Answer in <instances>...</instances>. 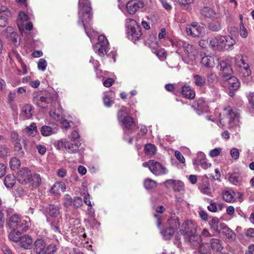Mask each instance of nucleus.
I'll list each match as a JSON object with an SVG mask.
<instances>
[{"label":"nucleus","mask_w":254,"mask_h":254,"mask_svg":"<svg viewBox=\"0 0 254 254\" xmlns=\"http://www.w3.org/2000/svg\"><path fill=\"white\" fill-rule=\"evenodd\" d=\"M79 25H81L87 33V30L90 26V22L92 18V8L89 0H79Z\"/></svg>","instance_id":"nucleus-1"},{"label":"nucleus","mask_w":254,"mask_h":254,"mask_svg":"<svg viewBox=\"0 0 254 254\" xmlns=\"http://www.w3.org/2000/svg\"><path fill=\"white\" fill-rule=\"evenodd\" d=\"M235 43V40L232 37L218 35L210 38L209 47L213 51H223L230 49Z\"/></svg>","instance_id":"nucleus-2"},{"label":"nucleus","mask_w":254,"mask_h":254,"mask_svg":"<svg viewBox=\"0 0 254 254\" xmlns=\"http://www.w3.org/2000/svg\"><path fill=\"white\" fill-rule=\"evenodd\" d=\"M223 118L221 117V114H220V118L219 119L220 123L222 126H224L226 122L228 123L230 127H232L234 125H236V128L240 130V126L238 125L240 114L236 109H232L228 107L225 108L223 113Z\"/></svg>","instance_id":"nucleus-3"},{"label":"nucleus","mask_w":254,"mask_h":254,"mask_svg":"<svg viewBox=\"0 0 254 254\" xmlns=\"http://www.w3.org/2000/svg\"><path fill=\"white\" fill-rule=\"evenodd\" d=\"M127 37L129 39L135 42L142 35L141 27L135 20L132 19H126V23Z\"/></svg>","instance_id":"nucleus-4"},{"label":"nucleus","mask_w":254,"mask_h":254,"mask_svg":"<svg viewBox=\"0 0 254 254\" xmlns=\"http://www.w3.org/2000/svg\"><path fill=\"white\" fill-rule=\"evenodd\" d=\"M8 226L12 230H19L22 232H26L29 228L28 221L16 214L12 215L9 217Z\"/></svg>","instance_id":"nucleus-5"},{"label":"nucleus","mask_w":254,"mask_h":254,"mask_svg":"<svg viewBox=\"0 0 254 254\" xmlns=\"http://www.w3.org/2000/svg\"><path fill=\"white\" fill-rule=\"evenodd\" d=\"M177 46L182 48L184 51V56L191 62L195 60L198 55V51L193 45L182 40L177 42Z\"/></svg>","instance_id":"nucleus-6"},{"label":"nucleus","mask_w":254,"mask_h":254,"mask_svg":"<svg viewBox=\"0 0 254 254\" xmlns=\"http://www.w3.org/2000/svg\"><path fill=\"white\" fill-rule=\"evenodd\" d=\"M109 42L106 37L101 35L98 37V42L93 46L94 52L102 57L107 54L109 48Z\"/></svg>","instance_id":"nucleus-7"},{"label":"nucleus","mask_w":254,"mask_h":254,"mask_svg":"<svg viewBox=\"0 0 254 254\" xmlns=\"http://www.w3.org/2000/svg\"><path fill=\"white\" fill-rule=\"evenodd\" d=\"M186 31L189 35L194 37H199L204 34L205 28L203 24L194 22L186 26Z\"/></svg>","instance_id":"nucleus-8"},{"label":"nucleus","mask_w":254,"mask_h":254,"mask_svg":"<svg viewBox=\"0 0 254 254\" xmlns=\"http://www.w3.org/2000/svg\"><path fill=\"white\" fill-rule=\"evenodd\" d=\"M127 115L126 110L122 108L118 111V118L119 121L123 123L126 128L131 129L135 127L136 124L132 117Z\"/></svg>","instance_id":"nucleus-9"},{"label":"nucleus","mask_w":254,"mask_h":254,"mask_svg":"<svg viewBox=\"0 0 254 254\" xmlns=\"http://www.w3.org/2000/svg\"><path fill=\"white\" fill-rule=\"evenodd\" d=\"M197 228V224L194 222L187 220L181 225L180 232L185 238L192 234L196 233Z\"/></svg>","instance_id":"nucleus-10"},{"label":"nucleus","mask_w":254,"mask_h":254,"mask_svg":"<svg viewBox=\"0 0 254 254\" xmlns=\"http://www.w3.org/2000/svg\"><path fill=\"white\" fill-rule=\"evenodd\" d=\"M150 39L155 40L156 41V38L154 37H150ZM147 43L149 45L151 48L153 49V52L159 58L160 60L163 61L166 59V53L164 49H158L159 46L157 41H151V40L148 39Z\"/></svg>","instance_id":"nucleus-11"},{"label":"nucleus","mask_w":254,"mask_h":254,"mask_svg":"<svg viewBox=\"0 0 254 254\" xmlns=\"http://www.w3.org/2000/svg\"><path fill=\"white\" fill-rule=\"evenodd\" d=\"M200 12L205 18L212 19H219L223 16V15L220 12V10L216 11L213 8L208 6H204L202 7Z\"/></svg>","instance_id":"nucleus-12"},{"label":"nucleus","mask_w":254,"mask_h":254,"mask_svg":"<svg viewBox=\"0 0 254 254\" xmlns=\"http://www.w3.org/2000/svg\"><path fill=\"white\" fill-rule=\"evenodd\" d=\"M164 184L167 189H173L175 192H182L184 191V184L180 180L168 179L166 180Z\"/></svg>","instance_id":"nucleus-13"},{"label":"nucleus","mask_w":254,"mask_h":254,"mask_svg":"<svg viewBox=\"0 0 254 254\" xmlns=\"http://www.w3.org/2000/svg\"><path fill=\"white\" fill-rule=\"evenodd\" d=\"M237 64L240 69V73L244 77H248L251 75L252 71L250 66L244 60L243 56L241 55L237 57Z\"/></svg>","instance_id":"nucleus-14"},{"label":"nucleus","mask_w":254,"mask_h":254,"mask_svg":"<svg viewBox=\"0 0 254 254\" xmlns=\"http://www.w3.org/2000/svg\"><path fill=\"white\" fill-rule=\"evenodd\" d=\"M32 174L29 170L22 168L19 170L17 174V180L21 184H26L31 181Z\"/></svg>","instance_id":"nucleus-15"},{"label":"nucleus","mask_w":254,"mask_h":254,"mask_svg":"<svg viewBox=\"0 0 254 254\" xmlns=\"http://www.w3.org/2000/svg\"><path fill=\"white\" fill-rule=\"evenodd\" d=\"M152 165L150 166V171L156 176H162L167 174V169L160 163L153 160L151 162Z\"/></svg>","instance_id":"nucleus-16"},{"label":"nucleus","mask_w":254,"mask_h":254,"mask_svg":"<svg viewBox=\"0 0 254 254\" xmlns=\"http://www.w3.org/2000/svg\"><path fill=\"white\" fill-rule=\"evenodd\" d=\"M50 101V95L48 94L46 95L41 94H36L34 96L33 99L34 103L42 108L47 107Z\"/></svg>","instance_id":"nucleus-17"},{"label":"nucleus","mask_w":254,"mask_h":254,"mask_svg":"<svg viewBox=\"0 0 254 254\" xmlns=\"http://www.w3.org/2000/svg\"><path fill=\"white\" fill-rule=\"evenodd\" d=\"M144 5V3L140 0H130L126 4V7L129 14H133Z\"/></svg>","instance_id":"nucleus-18"},{"label":"nucleus","mask_w":254,"mask_h":254,"mask_svg":"<svg viewBox=\"0 0 254 254\" xmlns=\"http://www.w3.org/2000/svg\"><path fill=\"white\" fill-rule=\"evenodd\" d=\"M10 138L12 143L14 145L15 150L17 151H19V154L23 156L24 154V152L21 150V137L16 131H12L10 133Z\"/></svg>","instance_id":"nucleus-19"},{"label":"nucleus","mask_w":254,"mask_h":254,"mask_svg":"<svg viewBox=\"0 0 254 254\" xmlns=\"http://www.w3.org/2000/svg\"><path fill=\"white\" fill-rule=\"evenodd\" d=\"M11 16V12L6 7H0V27H3L6 26L7 20Z\"/></svg>","instance_id":"nucleus-20"},{"label":"nucleus","mask_w":254,"mask_h":254,"mask_svg":"<svg viewBox=\"0 0 254 254\" xmlns=\"http://www.w3.org/2000/svg\"><path fill=\"white\" fill-rule=\"evenodd\" d=\"M218 232L225 235L228 241H233L236 239V235L234 231L225 223L221 225V228Z\"/></svg>","instance_id":"nucleus-21"},{"label":"nucleus","mask_w":254,"mask_h":254,"mask_svg":"<svg viewBox=\"0 0 254 254\" xmlns=\"http://www.w3.org/2000/svg\"><path fill=\"white\" fill-rule=\"evenodd\" d=\"M60 143L62 145L64 146L66 150H67V151L70 153H75L80 145V143H79L77 142L73 143L68 141L66 139L61 140V141L59 142V144Z\"/></svg>","instance_id":"nucleus-22"},{"label":"nucleus","mask_w":254,"mask_h":254,"mask_svg":"<svg viewBox=\"0 0 254 254\" xmlns=\"http://www.w3.org/2000/svg\"><path fill=\"white\" fill-rule=\"evenodd\" d=\"M46 249V243L42 239H37L33 244V251L36 254H42Z\"/></svg>","instance_id":"nucleus-23"},{"label":"nucleus","mask_w":254,"mask_h":254,"mask_svg":"<svg viewBox=\"0 0 254 254\" xmlns=\"http://www.w3.org/2000/svg\"><path fill=\"white\" fill-rule=\"evenodd\" d=\"M18 242L21 248L25 250H29L31 248L33 240L29 235H24L20 237Z\"/></svg>","instance_id":"nucleus-24"},{"label":"nucleus","mask_w":254,"mask_h":254,"mask_svg":"<svg viewBox=\"0 0 254 254\" xmlns=\"http://www.w3.org/2000/svg\"><path fill=\"white\" fill-rule=\"evenodd\" d=\"M184 239L187 243L194 247H197L201 241V237L196 233L185 237Z\"/></svg>","instance_id":"nucleus-25"},{"label":"nucleus","mask_w":254,"mask_h":254,"mask_svg":"<svg viewBox=\"0 0 254 254\" xmlns=\"http://www.w3.org/2000/svg\"><path fill=\"white\" fill-rule=\"evenodd\" d=\"M217 59L214 56H206L203 57L201 60V64L207 67H213L215 65Z\"/></svg>","instance_id":"nucleus-26"},{"label":"nucleus","mask_w":254,"mask_h":254,"mask_svg":"<svg viewBox=\"0 0 254 254\" xmlns=\"http://www.w3.org/2000/svg\"><path fill=\"white\" fill-rule=\"evenodd\" d=\"M34 113L33 107L31 104H26L21 108V115L26 119L31 118Z\"/></svg>","instance_id":"nucleus-27"},{"label":"nucleus","mask_w":254,"mask_h":254,"mask_svg":"<svg viewBox=\"0 0 254 254\" xmlns=\"http://www.w3.org/2000/svg\"><path fill=\"white\" fill-rule=\"evenodd\" d=\"M58 108L56 109H52L50 112V117L55 120L59 121L61 120L63 117V110L60 107L58 103H57Z\"/></svg>","instance_id":"nucleus-28"},{"label":"nucleus","mask_w":254,"mask_h":254,"mask_svg":"<svg viewBox=\"0 0 254 254\" xmlns=\"http://www.w3.org/2000/svg\"><path fill=\"white\" fill-rule=\"evenodd\" d=\"M197 105L196 110L198 114L200 115L201 112H207L208 111V105L203 98H199L197 100L195 105Z\"/></svg>","instance_id":"nucleus-29"},{"label":"nucleus","mask_w":254,"mask_h":254,"mask_svg":"<svg viewBox=\"0 0 254 254\" xmlns=\"http://www.w3.org/2000/svg\"><path fill=\"white\" fill-rule=\"evenodd\" d=\"M47 213L52 217H57L60 214V207L54 204H51L46 208Z\"/></svg>","instance_id":"nucleus-30"},{"label":"nucleus","mask_w":254,"mask_h":254,"mask_svg":"<svg viewBox=\"0 0 254 254\" xmlns=\"http://www.w3.org/2000/svg\"><path fill=\"white\" fill-rule=\"evenodd\" d=\"M65 185L62 182H56L51 188L50 191L52 193H60L65 190Z\"/></svg>","instance_id":"nucleus-31"},{"label":"nucleus","mask_w":254,"mask_h":254,"mask_svg":"<svg viewBox=\"0 0 254 254\" xmlns=\"http://www.w3.org/2000/svg\"><path fill=\"white\" fill-rule=\"evenodd\" d=\"M208 221L211 228L217 232L221 228V225L224 224V223L220 222L218 218L215 217H210Z\"/></svg>","instance_id":"nucleus-32"},{"label":"nucleus","mask_w":254,"mask_h":254,"mask_svg":"<svg viewBox=\"0 0 254 254\" xmlns=\"http://www.w3.org/2000/svg\"><path fill=\"white\" fill-rule=\"evenodd\" d=\"M57 130V127H52L48 126H44L40 128V132L43 136H49L56 133Z\"/></svg>","instance_id":"nucleus-33"},{"label":"nucleus","mask_w":254,"mask_h":254,"mask_svg":"<svg viewBox=\"0 0 254 254\" xmlns=\"http://www.w3.org/2000/svg\"><path fill=\"white\" fill-rule=\"evenodd\" d=\"M197 162L199 163V165L204 169H207L211 166V164L207 162V160L202 153H200L195 160Z\"/></svg>","instance_id":"nucleus-34"},{"label":"nucleus","mask_w":254,"mask_h":254,"mask_svg":"<svg viewBox=\"0 0 254 254\" xmlns=\"http://www.w3.org/2000/svg\"><path fill=\"white\" fill-rule=\"evenodd\" d=\"M182 94L186 98L192 99L195 97V92L191 89L189 85H184L182 87Z\"/></svg>","instance_id":"nucleus-35"},{"label":"nucleus","mask_w":254,"mask_h":254,"mask_svg":"<svg viewBox=\"0 0 254 254\" xmlns=\"http://www.w3.org/2000/svg\"><path fill=\"white\" fill-rule=\"evenodd\" d=\"M209 246L212 250L216 252H220L223 248L222 242L219 239L215 238L211 239Z\"/></svg>","instance_id":"nucleus-36"},{"label":"nucleus","mask_w":254,"mask_h":254,"mask_svg":"<svg viewBox=\"0 0 254 254\" xmlns=\"http://www.w3.org/2000/svg\"><path fill=\"white\" fill-rule=\"evenodd\" d=\"M225 78H226V79L228 81L229 87L230 88V89L236 90L239 88L240 87V82L236 77L234 76H231L229 78H228L227 76H226L225 77Z\"/></svg>","instance_id":"nucleus-37"},{"label":"nucleus","mask_w":254,"mask_h":254,"mask_svg":"<svg viewBox=\"0 0 254 254\" xmlns=\"http://www.w3.org/2000/svg\"><path fill=\"white\" fill-rule=\"evenodd\" d=\"M25 132L28 136L34 137L38 132L37 125L35 123H32L25 128Z\"/></svg>","instance_id":"nucleus-38"},{"label":"nucleus","mask_w":254,"mask_h":254,"mask_svg":"<svg viewBox=\"0 0 254 254\" xmlns=\"http://www.w3.org/2000/svg\"><path fill=\"white\" fill-rule=\"evenodd\" d=\"M169 228L174 229L175 231L177 230L180 227L179 219L178 217L174 216L169 219L167 221Z\"/></svg>","instance_id":"nucleus-39"},{"label":"nucleus","mask_w":254,"mask_h":254,"mask_svg":"<svg viewBox=\"0 0 254 254\" xmlns=\"http://www.w3.org/2000/svg\"><path fill=\"white\" fill-rule=\"evenodd\" d=\"M193 81L194 84L198 87L203 86L206 83V79L204 76L198 74H194L193 76Z\"/></svg>","instance_id":"nucleus-40"},{"label":"nucleus","mask_w":254,"mask_h":254,"mask_svg":"<svg viewBox=\"0 0 254 254\" xmlns=\"http://www.w3.org/2000/svg\"><path fill=\"white\" fill-rule=\"evenodd\" d=\"M21 231L12 230L9 233L8 239L9 240L15 243H18L20 239V234Z\"/></svg>","instance_id":"nucleus-41"},{"label":"nucleus","mask_w":254,"mask_h":254,"mask_svg":"<svg viewBox=\"0 0 254 254\" xmlns=\"http://www.w3.org/2000/svg\"><path fill=\"white\" fill-rule=\"evenodd\" d=\"M4 183L6 188H11L15 183L14 176L11 174L7 175L4 180Z\"/></svg>","instance_id":"nucleus-42"},{"label":"nucleus","mask_w":254,"mask_h":254,"mask_svg":"<svg viewBox=\"0 0 254 254\" xmlns=\"http://www.w3.org/2000/svg\"><path fill=\"white\" fill-rule=\"evenodd\" d=\"M90 195L89 193H87L84 196V202L87 205H88L90 207L88 209L89 211V214L90 215L91 219H94V209L92 208V205L91 204V201H90Z\"/></svg>","instance_id":"nucleus-43"},{"label":"nucleus","mask_w":254,"mask_h":254,"mask_svg":"<svg viewBox=\"0 0 254 254\" xmlns=\"http://www.w3.org/2000/svg\"><path fill=\"white\" fill-rule=\"evenodd\" d=\"M224 200L228 202H231L234 200L235 193L233 190H225L222 194Z\"/></svg>","instance_id":"nucleus-44"},{"label":"nucleus","mask_w":254,"mask_h":254,"mask_svg":"<svg viewBox=\"0 0 254 254\" xmlns=\"http://www.w3.org/2000/svg\"><path fill=\"white\" fill-rule=\"evenodd\" d=\"M221 70L223 71V76H226V74H231L232 72L231 66L225 62H221L220 63Z\"/></svg>","instance_id":"nucleus-45"},{"label":"nucleus","mask_w":254,"mask_h":254,"mask_svg":"<svg viewBox=\"0 0 254 254\" xmlns=\"http://www.w3.org/2000/svg\"><path fill=\"white\" fill-rule=\"evenodd\" d=\"M196 247L201 254H208L210 252V246L208 243H200Z\"/></svg>","instance_id":"nucleus-46"},{"label":"nucleus","mask_w":254,"mask_h":254,"mask_svg":"<svg viewBox=\"0 0 254 254\" xmlns=\"http://www.w3.org/2000/svg\"><path fill=\"white\" fill-rule=\"evenodd\" d=\"M208 29L214 32H218L222 29L221 23L218 21H214L208 24Z\"/></svg>","instance_id":"nucleus-47"},{"label":"nucleus","mask_w":254,"mask_h":254,"mask_svg":"<svg viewBox=\"0 0 254 254\" xmlns=\"http://www.w3.org/2000/svg\"><path fill=\"white\" fill-rule=\"evenodd\" d=\"M175 232V231L174 229L168 227L164 231H162L161 233L165 239L169 240L172 237Z\"/></svg>","instance_id":"nucleus-48"},{"label":"nucleus","mask_w":254,"mask_h":254,"mask_svg":"<svg viewBox=\"0 0 254 254\" xmlns=\"http://www.w3.org/2000/svg\"><path fill=\"white\" fill-rule=\"evenodd\" d=\"M229 180L231 183L238 185L241 182L240 175L238 173H234L230 176Z\"/></svg>","instance_id":"nucleus-49"},{"label":"nucleus","mask_w":254,"mask_h":254,"mask_svg":"<svg viewBox=\"0 0 254 254\" xmlns=\"http://www.w3.org/2000/svg\"><path fill=\"white\" fill-rule=\"evenodd\" d=\"M144 186L146 189L151 190L156 187L157 183L151 179H147L144 181Z\"/></svg>","instance_id":"nucleus-50"},{"label":"nucleus","mask_w":254,"mask_h":254,"mask_svg":"<svg viewBox=\"0 0 254 254\" xmlns=\"http://www.w3.org/2000/svg\"><path fill=\"white\" fill-rule=\"evenodd\" d=\"M20 164V161L16 157L12 158L9 161L10 167L13 170L18 169Z\"/></svg>","instance_id":"nucleus-51"},{"label":"nucleus","mask_w":254,"mask_h":254,"mask_svg":"<svg viewBox=\"0 0 254 254\" xmlns=\"http://www.w3.org/2000/svg\"><path fill=\"white\" fill-rule=\"evenodd\" d=\"M145 152L147 155H153L156 152V147L155 145L152 144H148L145 145Z\"/></svg>","instance_id":"nucleus-52"},{"label":"nucleus","mask_w":254,"mask_h":254,"mask_svg":"<svg viewBox=\"0 0 254 254\" xmlns=\"http://www.w3.org/2000/svg\"><path fill=\"white\" fill-rule=\"evenodd\" d=\"M57 251V248L55 245H49L44 251V254H54Z\"/></svg>","instance_id":"nucleus-53"},{"label":"nucleus","mask_w":254,"mask_h":254,"mask_svg":"<svg viewBox=\"0 0 254 254\" xmlns=\"http://www.w3.org/2000/svg\"><path fill=\"white\" fill-rule=\"evenodd\" d=\"M47 66V63L46 61L44 59H39L38 62V68L39 70L44 71L46 70Z\"/></svg>","instance_id":"nucleus-54"},{"label":"nucleus","mask_w":254,"mask_h":254,"mask_svg":"<svg viewBox=\"0 0 254 254\" xmlns=\"http://www.w3.org/2000/svg\"><path fill=\"white\" fill-rule=\"evenodd\" d=\"M72 199L69 194H65L64 197V204L66 207H68L71 205Z\"/></svg>","instance_id":"nucleus-55"},{"label":"nucleus","mask_w":254,"mask_h":254,"mask_svg":"<svg viewBox=\"0 0 254 254\" xmlns=\"http://www.w3.org/2000/svg\"><path fill=\"white\" fill-rule=\"evenodd\" d=\"M201 191L206 194H210L212 190L209 185L203 184L200 188Z\"/></svg>","instance_id":"nucleus-56"},{"label":"nucleus","mask_w":254,"mask_h":254,"mask_svg":"<svg viewBox=\"0 0 254 254\" xmlns=\"http://www.w3.org/2000/svg\"><path fill=\"white\" fill-rule=\"evenodd\" d=\"M31 181H33L35 184L36 186H39L41 183V179L40 175L37 174L32 175Z\"/></svg>","instance_id":"nucleus-57"},{"label":"nucleus","mask_w":254,"mask_h":254,"mask_svg":"<svg viewBox=\"0 0 254 254\" xmlns=\"http://www.w3.org/2000/svg\"><path fill=\"white\" fill-rule=\"evenodd\" d=\"M222 150L220 148H215L211 150L209 152V156L211 157H215L220 154Z\"/></svg>","instance_id":"nucleus-58"},{"label":"nucleus","mask_w":254,"mask_h":254,"mask_svg":"<svg viewBox=\"0 0 254 254\" xmlns=\"http://www.w3.org/2000/svg\"><path fill=\"white\" fill-rule=\"evenodd\" d=\"M230 155L234 160H237L240 156L239 150L236 148H233L230 151Z\"/></svg>","instance_id":"nucleus-59"},{"label":"nucleus","mask_w":254,"mask_h":254,"mask_svg":"<svg viewBox=\"0 0 254 254\" xmlns=\"http://www.w3.org/2000/svg\"><path fill=\"white\" fill-rule=\"evenodd\" d=\"M103 101L105 106H106L107 107H110L113 103V100L107 95H105L103 98Z\"/></svg>","instance_id":"nucleus-60"},{"label":"nucleus","mask_w":254,"mask_h":254,"mask_svg":"<svg viewBox=\"0 0 254 254\" xmlns=\"http://www.w3.org/2000/svg\"><path fill=\"white\" fill-rule=\"evenodd\" d=\"M247 98L249 100L250 106L254 108V92H249L247 94Z\"/></svg>","instance_id":"nucleus-61"},{"label":"nucleus","mask_w":254,"mask_h":254,"mask_svg":"<svg viewBox=\"0 0 254 254\" xmlns=\"http://www.w3.org/2000/svg\"><path fill=\"white\" fill-rule=\"evenodd\" d=\"M207 79L210 83H214L217 82V77L214 73H211L208 75Z\"/></svg>","instance_id":"nucleus-62"},{"label":"nucleus","mask_w":254,"mask_h":254,"mask_svg":"<svg viewBox=\"0 0 254 254\" xmlns=\"http://www.w3.org/2000/svg\"><path fill=\"white\" fill-rule=\"evenodd\" d=\"M207 209L209 211L216 212L217 211L216 203L210 200V205L207 206Z\"/></svg>","instance_id":"nucleus-63"},{"label":"nucleus","mask_w":254,"mask_h":254,"mask_svg":"<svg viewBox=\"0 0 254 254\" xmlns=\"http://www.w3.org/2000/svg\"><path fill=\"white\" fill-rule=\"evenodd\" d=\"M240 35L243 38H246L248 35L247 30L243 23H241L240 25Z\"/></svg>","instance_id":"nucleus-64"}]
</instances>
